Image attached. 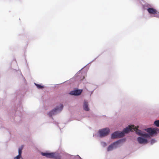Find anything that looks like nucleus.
<instances>
[{
    "label": "nucleus",
    "instance_id": "1",
    "mask_svg": "<svg viewBox=\"0 0 159 159\" xmlns=\"http://www.w3.org/2000/svg\"><path fill=\"white\" fill-rule=\"evenodd\" d=\"M138 127H134L133 125H129L127 127L124 129L123 131L121 132H123L124 135L125 133H127L130 131L133 132L135 131L136 133L139 135H141L146 138L149 137L148 134L142 133L140 130L138 129Z\"/></svg>",
    "mask_w": 159,
    "mask_h": 159
},
{
    "label": "nucleus",
    "instance_id": "2",
    "mask_svg": "<svg viewBox=\"0 0 159 159\" xmlns=\"http://www.w3.org/2000/svg\"><path fill=\"white\" fill-rule=\"evenodd\" d=\"M123 141V140L121 139L114 142L108 146L107 148V151H111L114 148H116L118 144L120 143Z\"/></svg>",
    "mask_w": 159,
    "mask_h": 159
},
{
    "label": "nucleus",
    "instance_id": "3",
    "mask_svg": "<svg viewBox=\"0 0 159 159\" xmlns=\"http://www.w3.org/2000/svg\"><path fill=\"white\" fill-rule=\"evenodd\" d=\"M41 154L43 156H45L47 157L48 158H55L56 159H60L61 157L60 155L56 154L55 153H43L42 152Z\"/></svg>",
    "mask_w": 159,
    "mask_h": 159
},
{
    "label": "nucleus",
    "instance_id": "4",
    "mask_svg": "<svg viewBox=\"0 0 159 159\" xmlns=\"http://www.w3.org/2000/svg\"><path fill=\"white\" fill-rule=\"evenodd\" d=\"M145 130L151 135H153L154 134H156L159 133V129L157 128H148L146 129Z\"/></svg>",
    "mask_w": 159,
    "mask_h": 159
},
{
    "label": "nucleus",
    "instance_id": "5",
    "mask_svg": "<svg viewBox=\"0 0 159 159\" xmlns=\"http://www.w3.org/2000/svg\"><path fill=\"white\" fill-rule=\"evenodd\" d=\"M63 105L62 104H61L60 105V107H57L56 108H55L53 110L50 111L48 113V115L50 116H52V115L56 114V112L58 111H61L62 110V109L63 108Z\"/></svg>",
    "mask_w": 159,
    "mask_h": 159
},
{
    "label": "nucleus",
    "instance_id": "6",
    "mask_svg": "<svg viewBox=\"0 0 159 159\" xmlns=\"http://www.w3.org/2000/svg\"><path fill=\"white\" fill-rule=\"evenodd\" d=\"M124 136V133L120 131H116L113 133L111 135V138L114 139L117 138H120Z\"/></svg>",
    "mask_w": 159,
    "mask_h": 159
},
{
    "label": "nucleus",
    "instance_id": "7",
    "mask_svg": "<svg viewBox=\"0 0 159 159\" xmlns=\"http://www.w3.org/2000/svg\"><path fill=\"white\" fill-rule=\"evenodd\" d=\"M110 130L108 128L103 129L99 130V133L101 137L106 136L108 134Z\"/></svg>",
    "mask_w": 159,
    "mask_h": 159
},
{
    "label": "nucleus",
    "instance_id": "8",
    "mask_svg": "<svg viewBox=\"0 0 159 159\" xmlns=\"http://www.w3.org/2000/svg\"><path fill=\"white\" fill-rule=\"evenodd\" d=\"M82 91V90H76L70 92V94L72 95H80Z\"/></svg>",
    "mask_w": 159,
    "mask_h": 159
},
{
    "label": "nucleus",
    "instance_id": "9",
    "mask_svg": "<svg viewBox=\"0 0 159 159\" xmlns=\"http://www.w3.org/2000/svg\"><path fill=\"white\" fill-rule=\"evenodd\" d=\"M137 140L140 144H146L148 143V140L147 139H144L141 137H138L137 138Z\"/></svg>",
    "mask_w": 159,
    "mask_h": 159
},
{
    "label": "nucleus",
    "instance_id": "10",
    "mask_svg": "<svg viewBox=\"0 0 159 159\" xmlns=\"http://www.w3.org/2000/svg\"><path fill=\"white\" fill-rule=\"evenodd\" d=\"M147 11L150 14H157V10L152 8H149L147 9Z\"/></svg>",
    "mask_w": 159,
    "mask_h": 159
},
{
    "label": "nucleus",
    "instance_id": "11",
    "mask_svg": "<svg viewBox=\"0 0 159 159\" xmlns=\"http://www.w3.org/2000/svg\"><path fill=\"white\" fill-rule=\"evenodd\" d=\"M83 108L86 111H89V109L88 107V103L86 101H84V102Z\"/></svg>",
    "mask_w": 159,
    "mask_h": 159
},
{
    "label": "nucleus",
    "instance_id": "12",
    "mask_svg": "<svg viewBox=\"0 0 159 159\" xmlns=\"http://www.w3.org/2000/svg\"><path fill=\"white\" fill-rule=\"evenodd\" d=\"M23 148V147L22 146L20 148H19V149L18 150V152H19V155H20L21 156V154L22 153V151Z\"/></svg>",
    "mask_w": 159,
    "mask_h": 159
},
{
    "label": "nucleus",
    "instance_id": "13",
    "mask_svg": "<svg viewBox=\"0 0 159 159\" xmlns=\"http://www.w3.org/2000/svg\"><path fill=\"white\" fill-rule=\"evenodd\" d=\"M35 85L37 86V87L39 89H42L44 88L43 86H42L40 84H35Z\"/></svg>",
    "mask_w": 159,
    "mask_h": 159
},
{
    "label": "nucleus",
    "instance_id": "14",
    "mask_svg": "<svg viewBox=\"0 0 159 159\" xmlns=\"http://www.w3.org/2000/svg\"><path fill=\"white\" fill-rule=\"evenodd\" d=\"M154 124L157 126L159 127V120L155 121Z\"/></svg>",
    "mask_w": 159,
    "mask_h": 159
},
{
    "label": "nucleus",
    "instance_id": "15",
    "mask_svg": "<svg viewBox=\"0 0 159 159\" xmlns=\"http://www.w3.org/2000/svg\"><path fill=\"white\" fill-rule=\"evenodd\" d=\"M21 157V156L18 154V155L14 157V159H20Z\"/></svg>",
    "mask_w": 159,
    "mask_h": 159
},
{
    "label": "nucleus",
    "instance_id": "16",
    "mask_svg": "<svg viewBox=\"0 0 159 159\" xmlns=\"http://www.w3.org/2000/svg\"><path fill=\"white\" fill-rule=\"evenodd\" d=\"M156 142V140L154 139H152L151 141V144H153Z\"/></svg>",
    "mask_w": 159,
    "mask_h": 159
}]
</instances>
